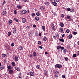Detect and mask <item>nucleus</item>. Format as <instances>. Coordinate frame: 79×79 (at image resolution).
<instances>
[{
  "label": "nucleus",
  "mask_w": 79,
  "mask_h": 79,
  "mask_svg": "<svg viewBox=\"0 0 79 79\" xmlns=\"http://www.w3.org/2000/svg\"><path fill=\"white\" fill-rule=\"evenodd\" d=\"M67 19H69V21H70V19H71V16H70V15H67Z\"/></svg>",
  "instance_id": "nucleus-1"
},
{
  "label": "nucleus",
  "mask_w": 79,
  "mask_h": 79,
  "mask_svg": "<svg viewBox=\"0 0 79 79\" xmlns=\"http://www.w3.org/2000/svg\"><path fill=\"white\" fill-rule=\"evenodd\" d=\"M15 68L16 70H17L18 71H20V69L18 67H15Z\"/></svg>",
  "instance_id": "nucleus-2"
},
{
  "label": "nucleus",
  "mask_w": 79,
  "mask_h": 79,
  "mask_svg": "<svg viewBox=\"0 0 79 79\" xmlns=\"http://www.w3.org/2000/svg\"><path fill=\"white\" fill-rule=\"evenodd\" d=\"M22 21L23 23H25L26 21V19L24 18H22Z\"/></svg>",
  "instance_id": "nucleus-3"
},
{
  "label": "nucleus",
  "mask_w": 79,
  "mask_h": 79,
  "mask_svg": "<svg viewBox=\"0 0 79 79\" xmlns=\"http://www.w3.org/2000/svg\"><path fill=\"white\" fill-rule=\"evenodd\" d=\"M13 33L15 34L16 32V29L15 28H14L13 29Z\"/></svg>",
  "instance_id": "nucleus-4"
},
{
  "label": "nucleus",
  "mask_w": 79,
  "mask_h": 79,
  "mask_svg": "<svg viewBox=\"0 0 79 79\" xmlns=\"http://www.w3.org/2000/svg\"><path fill=\"white\" fill-rule=\"evenodd\" d=\"M22 13L23 14H26V13H27V11H26V10H22Z\"/></svg>",
  "instance_id": "nucleus-5"
},
{
  "label": "nucleus",
  "mask_w": 79,
  "mask_h": 79,
  "mask_svg": "<svg viewBox=\"0 0 79 79\" xmlns=\"http://www.w3.org/2000/svg\"><path fill=\"white\" fill-rule=\"evenodd\" d=\"M51 27L52 28V30H55V25H54V24H53L52 25Z\"/></svg>",
  "instance_id": "nucleus-6"
},
{
  "label": "nucleus",
  "mask_w": 79,
  "mask_h": 79,
  "mask_svg": "<svg viewBox=\"0 0 79 79\" xmlns=\"http://www.w3.org/2000/svg\"><path fill=\"white\" fill-rule=\"evenodd\" d=\"M60 32H63V28L61 27L60 28Z\"/></svg>",
  "instance_id": "nucleus-7"
},
{
  "label": "nucleus",
  "mask_w": 79,
  "mask_h": 79,
  "mask_svg": "<svg viewBox=\"0 0 79 79\" xmlns=\"http://www.w3.org/2000/svg\"><path fill=\"white\" fill-rule=\"evenodd\" d=\"M9 73L10 74H12L13 73V70H9Z\"/></svg>",
  "instance_id": "nucleus-8"
},
{
  "label": "nucleus",
  "mask_w": 79,
  "mask_h": 79,
  "mask_svg": "<svg viewBox=\"0 0 79 79\" xmlns=\"http://www.w3.org/2000/svg\"><path fill=\"white\" fill-rule=\"evenodd\" d=\"M15 61H18V57H17V56H15Z\"/></svg>",
  "instance_id": "nucleus-9"
},
{
  "label": "nucleus",
  "mask_w": 79,
  "mask_h": 79,
  "mask_svg": "<svg viewBox=\"0 0 79 79\" xmlns=\"http://www.w3.org/2000/svg\"><path fill=\"white\" fill-rule=\"evenodd\" d=\"M30 74L32 76H34V73L32 72H31L30 73Z\"/></svg>",
  "instance_id": "nucleus-10"
},
{
  "label": "nucleus",
  "mask_w": 79,
  "mask_h": 79,
  "mask_svg": "<svg viewBox=\"0 0 79 79\" xmlns=\"http://www.w3.org/2000/svg\"><path fill=\"white\" fill-rule=\"evenodd\" d=\"M11 64L13 66L15 67L16 66V64L14 62H12L11 63Z\"/></svg>",
  "instance_id": "nucleus-11"
},
{
  "label": "nucleus",
  "mask_w": 79,
  "mask_h": 79,
  "mask_svg": "<svg viewBox=\"0 0 79 79\" xmlns=\"http://www.w3.org/2000/svg\"><path fill=\"white\" fill-rule=\"evenodd\" d=\"M19 50H23V47L21 46L19 47Z\"/></svg>",
  "instance_id": "nucleus-12"
},
{
  "label": "nucleus",
  "mask_w": 79,
  "mask_h": 79,
  "mask_svg": "<svg viewBox=\"0 0 79 79\" xmlns=\"http://www.w3.org/2000/svg\"><path fill=\"white\" fill-rule=\"evenodd\" d=\"M52 4H53L54 6H57V3L55 2H54L53 3H52Z\"/></svg>",
  "instance_id": "nucleus-13"
},
{
  "label": "nucleus",
  "mask_w": 79,
  "mask_h": 79,
  "mask_svg": "<svg viewBox=\"0 0 79 79\" xmlns=\"http://www.w3.org/2000/svg\"><path fill=\"white\" fill-rule=\"evenodd\" d=\"M36 68L38 69H40V66L39 65H38L36 66Z\"/></svg>",
  "instance_id": "nucleus-14"
},
{
  "label": "nucleus",
  "mask_w": 79,
  "mask_h": 79,
  "mask_svg": "<svg viewBox=\"0 0 79 79\" xmlns=\"http://www.w3.org/2000/svg\"><path fill=\"white\" fill-rule=\"evenodd\" d=\"M12 23V20H9V24L10 25Z\"/></svg>",
  "instance_id": "nucleus-15"
},
{
  "label": "nucleus",
  "mask_w": 79,
  "mask_h": 79,
  "mask_svg": "<svg viewBox=\"0 0 79 79\" xmlns=\"http://www.w3.org/2000/svg\"><path fill=\"white\" fill-rule=\"evenodd\" d=\"M7 68L9 69H11L12 68L11 67V66L10 65H9L8 67H7Z\"/></svg>",
  "instance_id": "nucleus-16"
},
{
  "label": "nucleus",
  "mask_w": 79,
  "mask_h": 79,
  "mask_svg": "<svg viewBox=\"0 0 79 79\" xmlns=\"http://www.w3.org/2000/svg\"><path fill=\"white\" fill-rule=\"evenodd\" d=\"M35 19L36 21H39V17H35Z\"/></svg>",
  "instance_id": "nucleus-17"
},
{
  "label": "nucleus",
  "mask_w": 79,
  "mask_h": 79,
  "mask_svg": "<svg viewBox=\"0 0 79 79\" xmlns=\"http://www.w3.org/2000/svg\"><path fill=\"white\" fill-rule=\"evenodd\" d=\"M59 40L61 42H64V39H60Z\"/></svg>",
  "instance_id": "nucleus-18"
},
{
  "label": "nucleus",
  "mask_w": 79,
  "mask_h": 79,
  "mask_svg": "<svg viewBox=\"0 0 79 79\" xmlns=\"http://www.w3.org/2000/svg\"><path fill=\"white\" fill-rule=\"evenodd\" d=\"M58 68H59V69H60V68H62V66L61 64H59L58 66Z\"/></svg>",
  "instance_id": "nucleus-19"
},
{
  "label": "nucleus",
  "mask_w": 79,
  "mask_h": 79,
  "mask_svg": "<svg viewBox=\"0 0 79 79\" xmlns=\"http://www.w3.org/2000/svg\"><path fill=\"white\" fill-rule=\"evenodd\" d=\"M36 55V52H34L33 54V56H35Z\"/></svg>",
  "instance_id": "nucleus-20"
},
{
  "label": "nucleus",
  "mask_w": 79,
  "mask_h": 79,
  "mask_svg": "<svg viewBox=\"0 0 79 79\" xmlns=\"http://www.w3.org/2000/svg\"><path fill=\"white\" fill-rule=\"evenodd\" d=\"M17 7L18 8V9L20 10L21 8V6H17Z\"/></svg>",
  "instance_id": "nucleus-21"
},
{
  "label": "nucleus",
  "mask_w": 79,
  "mask_h": 79,
  "mask_svg": "<svg viewBox=\"0 0 79 79\" xmlns=\"http://www.w3.org/2000/svg\"><path fill=\"white\" fill-rule=\"evenodd\" d=\"M61 48V47L60 46H57V50H59V49H60V48Z\"/></svg>",
  "instance_id": "nucleus-22"
},
{
  "label": "nucleus",
  "mask_w": 79,
  "mask_h": 79,
  "mask_svg": "<svg viewBox=\"0 0 79 79\" xmlns=\"http://www.w3.org/2000/svg\"><path fill=\"white\" fill-rule=\"evenodd\" d=\"M0 68L2 70V69H4V66H1Z\"/></svg>",
  "instance_id": "nucleus-23"
},
{
  "label": "nucleus",
  "mask_w": 79,
  "mask_h": 79,
  "mask_svg": "<svg viewBox=\"0 0 79 79\" xmlns=\"http://www.w3.org/2000/svg\"><path fill=\"white\" fill-rule=\"evenodd\" d=\"M60 25L61 27H63V26H64V24H63V23H60Z\"/></svg>",
  "instance_id": "nucleus-24"
},
{
  "label": "nucleus",
  "mask_w": 79,
  "mask_h": 79,
  "mask_svg": "<svg viewBox=\"0 0 79 79\" xmlns=\"http://www.w3.org/2000/svg\"><path fill=\"white\" fill-rule=\"evenodd\" d=\"M74 11V9H70V12H71L72 13H73Z\"/></svg>",
  "instance_id": "nucleus-25"
},
{
  "label": "nucleus",
  "mask_w": 79,
  "mask_h": 79,
  "mask_svg": "<svg viewBox=\"0 0 79 79\" xmlns=\"http://www.w3.org/2000/svg\"><path fill=\"white\" fill-rule=\"evenodd\" d=\"M55 74L56 75H58L59 74V72L58 71H56L55 72Z\"/></svg>",
  "instance_id": "nucleus-26"
},
{
  "label": "nucleus",
  "mask_w": 79,
  "mask_h": 79,
  "mask_svg": "<svg viewBox=\"0 0 79 79\" xmlns=\"http://www.w3.org/2000/svg\"><path fill=\"white\" fill-rule=\"evenodd\" d=\"M42 29L43 30V31H45V26H42Z\"/></svg>",
  "instance_id": "nucleus-27"
},
{
  "label": "nucleus",
  "mask_w": 79,
  "mask_h": 79,
  "mask_svg": "<svg viewBox=\"0 0 79 79\" xmlns=\"http://www.w3.org/2000/svg\"><path fill=\"white\" fill-rule=\"evenodd\" d=\"M43 40L44 41H46V40H47V37H44L43 38Z\"/></svg>",
  "instance_id": "nucleus-28"
},
{
  "label": "nucleus",
  "mask_w": 79,
  "mask_h": 79,
  "mask_svg": "<svg viewBox=\"0 0 79 79\" xmlns=\"http://www.w3.org/2000/svg\"><path fill=\"white\" fill-rule=\"evenodd\" d=\"M40 9L41 10H44V6H41L40 7Z\"/></svg>",
  "instance_id": "nucleus-29"
},
{
  "label": "nucleus",
  "mask_w": 79,
  "mask_h": 79,
  "mask_svg": "<svg viewBox=\"0 0 79 79\" xmlns=\"http://www.w3.org/2000/svg\"><path fill=\"white\" fill-rule=\"evenodd\" d=\"M72 35H70L69 36V39H71V38H72Z\"/></svg>",
  "instance_id": "nucleus-30"
},
{
  "label": "nucleus",
  "mask_w": 79,
  "mask_h": 79,
  "mask_svg": "<svg viewBox=\"0 0 79 79\" xmlns=\"http://www.w3.org/2000/svg\"><path fill=\"white\" fill-rule=\"evenodd\" d=\"M14 20L15 21H16V22H17V23H18V19H17L14 18Z\"/></svg>",
  "instance_id": "nucleus-31"
},
{
  "label": "nucleus",
  "mask_w": 79,
  "mask_h": 79,
  "mask_svg": "<svg viewBox=\"0 0 79 79\" xmlns=\"http://www.w3.org/2000/svg\"><path fill=\"white\" fill-rule=\"evenodd\" d=\"M28 35L30 37H32V35L31 34V33H28Z\"/></svg>",
  "instance_id": "nucleus-32"
},
{
  "label": "nucleus",
  "mask_w": 79,
  "mask_h": 79,
  "mask_svg": "<svg viewBox=\"0 0 79 79\" xmlns=\"http://www.w3.org/2000/svg\"><path fill=\"white\" fill-rule=\"evenodd\" d=\"M35 13H32L31 14V16H32V18H33L34 17V16H35Z\"/></svg>",
  "instance_id": "nucleus-33"
},
{
  "label": "nucleus",
  "mask_w": 79,
  "mask_h": 79,
  "mask_svg": "<svg viewBox=\"0 0 79 79\" xmlns=\"http://www.w3.org/2000/svg\"><path fill=\"white\" fill-rule=\"evenodd\" d=\"M11 32H8V36H10V35H11Z\"/></svg>",
  "instance_id": "nucleus-34"
},
{
  "label": "nucleus",
  "mask_w": 79,
  "mask_h": 79,
  "mask_svg": "<svg viewBox=\"0 0 79 79\" xmlns=\"http://www.w3.org/2000/svg\"><path fill=\"white\" fill-rule=\"evenodd\" d=\"M51 2L52 3H54L55 2V0H51Z\"/></svg>",
  "instance_id": "nucleus-35"
},
{
  "label": "nucleus",
  "mask_w": 79,
  "mask_h": 79,
  "mask_svg": "<svg viewBox=\"0 0 79 79\" xmlns=\"http://www.w3.org/2000/svg\"><path fill=\"white\" fill-rule=\"evenodd\" d=\"M36 15L37 16H40V14H39V13L38 12L36 13Z\"/></svg>",
  "instance_id": "nucleus-36"
},
{
  "label": "nucleus",
  "mask_w": 79,
  "mask_h": 79,
  "mask_svg": "<svg viewBox=\"0 0 79 79\" xmlns=\"http://www.w3.org/2000/svg\"><path fill=\"white\" fill-rule=\"evenodd\" d=\"M26 28L27 29H30L31 27L29 26H27V27Z\"/></svg>",
  "instance_id": "nucleus-37"
},
{
  "label": "nucleus",
  "mask_w": 79,
  "mask_h": 79,
  "mask_svg": "<svg viewBox=\"0 0 79 79\" xmlns=\"http://www.w3.org/2000/svg\"><path fill=\"white\" fill-rule=\"evenodd\" d=\"M6 56V54H2V57H5Z\"/></svg>",
  "instance_id": "nucleus-38"
},
{
  "label": "nucleus",
  "mask_w": 79,
  "mask_h": 79,
  "mask_svg": "<svg viewBox=\"0 0 79 79\" xmlns=\"http://www.w3.org/2000/svg\"><path fill=\"white\" fill-rule=\"evenodd\" d=\"M66 32H67V33H69V29L66 30Z\"/></svg>",
  "instance_id": "nucleus-39"
},
{
  "label": "nucleus",
  "mask_w": 79,
  "mask_h": 79,
  "mask_svg": "<svg viewBox=\"0 0 79 79\" xmlns=\"http://www.w3.org/2000/svg\"><path fill=\"white\" fill-rule=\"evenodd\" d=\"M58 66H59L58 64H56L55 65V67L56 68H58Z\"/></svg>",
  "instance_id": "nucleus-40"
},
{
  "label": "nucleus",
  "mask_w": 79,
  "mask_h": 79,
  "mask_svg": "<svg viewBox=\"0 0 79 79\" xmlns=\"http://www.w3.org/2000/svg\"><path fill=\"white\" fill-rule=\"evenodd\" d=\"M62 78H63V79H64V78H65V76L64 75H62Z\"/></svg>",
  "instance_id": "nucleus-41"
},
{
  "label": "nucleus",
  "mask_w": 79,
  "mask_h": 79,
  "mask_svg": "<svg viewBox=\"0 0 79 79\" xmlns=\"http://www.w3.org/2000/svg\"><path fill=\"white\" fill-rule=\"evenodd\" d=\"M63 52L64 53H66V49H65L63 50Z\"/></svg>",
  "instance_id": "nucleus-42"
},
{
  "label": "nucleus",
  "mask_w": 79,
  "mask_h": 79,
  "mask_svg": "<svg viewBox=\"0 0 79 79\" xmlns=\"http://www.w3.org/2000/svg\"><path fill=\"white\" fill-rule=\"evenodd\" d=\"M11 45L12 47H14L15 46V44L14 43H12L11 44Z\"/></svg>",
  "instance_id": "nucleus-43"
},
{
  "label": "nucleus",
  "mask_w": 79,
  "mask_h": 79,
  "mask_svg": "<svg viewBox=\"0 0 79 79\" xmlns=\"http://www.w3.org/2000/svg\"><path fill=\"white\" fill-rule=\"evenodd\" d=\"M76 54H74L73 55V56L74 57V58H75V57H76Z\"/></svg>",
  "instance_id": "nucleus-44"
},
{
  "label": "nucleus",
  "mask_w": 79,
  "mask_h": 79,
  "mask_svg": "<svg viewBox=\"0 0 79 79\" xmlns=\"http://www.w3.org/2000/svg\"><path fill=\"white\" fill-rule=\"evenodd\" d=\"M67 11H70V10H71V9L69 8H68L67 9Z\"/></svg>",
  "instance_id": "nucleus-45"
},
{
  "label": "nucleus",
  "mask_w": 79,
  "mask_h": 79,
  "mask_svg": "<svg viewBox=\"0 0 79 79\" xmlns=\"http://www.w3.org/2000/svg\"><path fill=\"white\" fill-rule=\"evenodd\" d=\"M3 13H4L3 15H6V11H4L3 12Z\"/></svg>",
  "instance_id": "nucleus-46"
},
{
  "label": "nucleus",
  "mask_w": 79,
  "mask_h": 79,
  "mask_svg": "<svg viewBox=\"0 0 79 79\" xmlns=\"http://www.w3.org/2000/svg\"><path fill=\"white\" fill-rule=\"evenodd\" d=\"M73 34H74V35H76V34H77V32L74 31L73 32Z\"/></svg>",
  "instance_id": "nucleus-47"
},
{
  "label": "nucleus",
  "mask_w": 79,
  "mask_h": 79,
  "mask_svg": "<svg viewBox=\"0 0 79 79\" xmlns=\"http://www.w3.org/2000/svg\"><path fill=\"white\" fill-rule=\"evenodd\" d=\"M38 44H39V45H40V44H41V42H40V41H38Z\"/></svg>",
  "instance_id": "nucleus-48"
},
{
  "label": "nucleus",
  "mask_w": 79,
  "mask_h": 79,
  "mask_svg": "<svg viewBox=\"0 0 79 79\" xmlns=\"http://www.w3.org/2000/svg\"><path fill=\"white\" fill-rule=\"evenodd\" d=\"M17 13V12H16V10H14V14H15V15H16Z\"/></svg>",
  "instance_id": "nucleus-49"
},
{
  "label": "nucleus",
  "mask_w": 79,
  "mask_h": 79,
  "mask_svg": "<svg viewBox=\"0 0 79 79\" xmlns=\"http://www.w3.org/2000/svg\"><path fill=\"white\" fill-rule=\"evenodd\" d=\"M56 37L57 38H58V37H59V35L58 34L56 35Z\"/></svg>",
  "instance_id": "nucleus-50"
},
{
  "label": "nucleus",
  "mask_w": 79,
  "mask_h": 79,
  "mask_svg": "<svg viewBox=\"0 0 79 79\" xmlns=\"http://www.w3.org/2000/svg\"><path fill=\"white\" fill-rule=\"evenodd\" d=\"M39 48H41V49H42V48H43L42 47V46H39Z\"/></svg>",
  "instance_id": "nucleus-51"
},
{
  "label": "nucleus",
  "mask_w": 79,
  "mask_h": 79,
  "mask_svg": "<svg viewBox=\"0 0 79 79\" xmlns=\"http://www.w3.org/2000/svg\"><path fill=\"white\" fill-rule=\"evenodd\" d=\"M61 17H62V18H64V15H63V14H62L61 15Z\"/></svg>",
  "instance_id": "nucleus-52"
},
{
  "label": "nucleus",
  "mask_w": 79,
  "mask_h": 79,
  "mask_svg": "<svg viewBox=\"0 0 79 79\" xmlns=\"http://www.w3.org/2000/svg\"><path fill=\"white\" fill-rule=\"evenodd\" d=\"M46 5H49L48 2H46Z\"/></svg>",
  "instance_id": "nucleus-53"
},
{
  "label": "nucleus",
  "mask_w": 79,
  "mask_h": 79,
  "mask_svg": "<svg viewBox=\"0 0 79 79\" xmlns=\"http://www.w3.org/2000/svg\"><path fill=\"white\" fill-rule=\"evenodd\" d=\"M65 61H68V58L67 57H65Z\"/></svg>",
  "instance_id": "nucleus-54"
},
{
  "label": "nucleus",
  "mask_w": 79,
  "mask_h": 79,
  "mask_svg": "<svg viewBox=\"0 0 79 79\" xmlns=\"http://www.w3.org/2000/svg\"><path fill=\"white\" fill-rule=\"evenodd\" d=\"M39 35L40 37H41V35H42V34H41V33H40L39 34Z\"/></svg>",
  "instance_id": "nucleus-55"
},
{
  "label": "nucleus",
  "mask_w": 79,
  "mask_h": 79,
  "mask_svg": "<svg viewBox=\"0 0 79 79\" xmlns=\"http://www.w3.org/2000/svg\"><path fill=\"white\" fill-rule=\"evenodd\" d=\"M45 55H48V53L47 52H45Z\"/></svg>",
  "instance_id": "nucleus-56"
},
{
  "label": "nucleus",
  "mask_w": 79,
  "mask_h": 79,
  "mask_svg": "<svg viewBox=\"0 0 79 79\" xmlns=\"http://www.w3.org/2000/svg\"><path fill=\"white\" fill-rule=\"evenodd\" d=\"M33 27H36V25H33Z\"/></svg>",
  "instance_id": "nucleus-57"
},
{
  "label": "nucleus",
  "mask_w": 79,
  "mask_h": 79,
  "mask_svg": "<svg viewBox=\"0 0 79 79\" xmlns=\"http://www.w3.org/2000/svg\"><path fill=\"white\" fill-rule=\"evenodd\" d=\"M61 50H64V47H61Z\"/></svg>",
  "instance_id": "nucleus-58"
},
{
  "label": "nucleus",
  "mask_w": 79,
  "mask_h": 79,
  "mask_svg": "<svg viewBox=\"0 0 79 79\" xmlns=\"http://www.w3.org/2000/svg\"><path fill=\"white\" fill-rule=\"evenodd\" d=\"M53 38H54V39H56V36H53Z\"/></svg>",
  "instance_id": "nucleus-59"
},
{
  "label": "nucleus",
  "mask_w": 79,
  "mask_h": 79,
  "mask_svg": "<svg viewBox=\"0 0 79 79\" xmlns=\"http://www.w3.org/2000/svg\"><path fill=\"white\" fill-rule=\"evenodd\" d=\"M56 77H58V75H56Z\"/></svg>",
  "instance_id": "nucleus-60"
},
{
  "label": "nucleus",
  "mask_w": 79,
  "mask_h": 79,
  "mask_svg": "<svg viewBox=\"0 0 79 79\" xmlns=\"http://www.w3.org/2000/svg\"><path fill=\"white\" fill-rule=\"evenodd\" d=\"M44 75H45V76H47V73H45Z\"/></svg>",
  "instance_id": "nucleus-61"
},
{
  "label": "nucleus",
  "mask_w": 79,
  "mask_h": 79,
  "mask_svg": "<svg viewBox=\"0 0 79 79\" xmlns=\"http://www.w3.org/2000/svg\"><path fill=\"white\" fill-rule=\"evenodd\" d=\"M56 2H59V0H56Z\"/></svg>",
  "instance_id": "nucleus-62"
},
{
  "label": "nucleus",
  "mask_w": 79,
  "mask_h": 79,
  "mask_svg": "<svg viewBox=\"0 0 79 79\" xmlns=\"http://www.w3.org/2000/svg\"><path fill=\"white\" fill-rule=\"evenodd\" d=\"M23 1V2H26V1H27V0H22Z\"/></svg>",
  "instance_id": "nucleus-63"
},
{
  "label": "nucleus",
  "mask_w": 79,
  "mask_h": 79,
  "mask_svg": "<svg viewBox=\"0 0 79 79\" xmlns=\"http://www.w3.org/2000/svg\"><path fill=\"white\" fill-rule=\"evenodd\" d=\"M62 37H64V34H63L62 35Z\"/></svg>",
  "instance_id": "nucleus-64"
}]
</instances>
